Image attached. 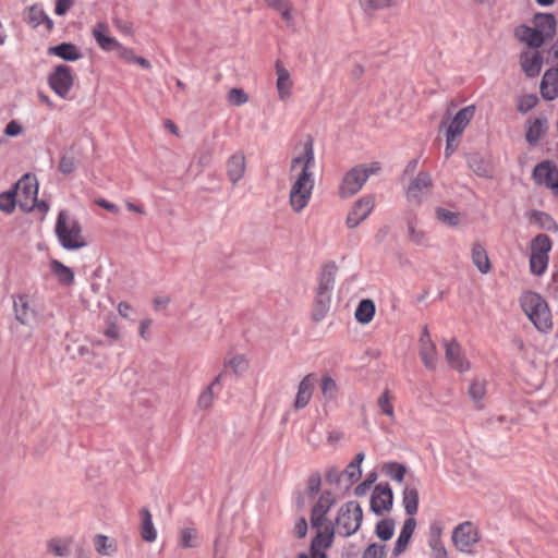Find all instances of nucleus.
<instances>
[{
    "label": "nucleus",
    "instance_id": "obj_1",
    "mask_svg": "<svg viewBox=\"0 0 558 558\" xmlns=\"http://www.w3.org/2000/svg\"><path fill=\"white\" fill-rule=\"evenodd\" d=\"M315 166V154L313 140L308 138L303 144V150L292 158L290 172L293 173L300 167L292 183L289 201L295 213H301L308 204L314 190V173L312 169Z\"/></svg>",
    "mask_w": 558,
    "mask_h": 558
},
{
    "label": "nucleus",
    "instance_id": "obj_2",
    "mask_svg": "<svg viewBox=\"0 0 558 558\" xmlns=\"http://www.w3.org/2000/svg\"><path fill=\"white\" fill-rule=\"evenodd\" d=\"M520 305L538 331L547 333L551 330V313L546 300L541 294L532 291L522 293Z\"/></svg>",
    "mask_w": 558,
    "mask_h": 558
},
{
    "label": "nucleus",
    "instance_id": "obj_3",
    "mask_svg": "<svg viewBox=\"0 0 558 558\" xmlns=\"http://www.w3.org/2000/svg\"><path fill=\"white\" fill-rule=\"evenodd\" d=\"M54 232L61 246L65 250L74 251L87 245V242L82 234V227L80 222L75 218L71 217L66 210H61L59 213Z\"/></svg>",
    "mask_w": 558,
    "mask_h": 558
},
{
    "label": "nucleus",
    "instance_id": "obj_4",
    "mask_svg": "<svg viewBox=\"0 0 558 558\" xmlns=\"http://www.w3.org/2000/svg\"><path fill=\"white\" fill-rule=\"evenodd\" d=\"M380 170L378 162L371 165H357L350 169L343 177L339 187L341 198H349L355 195L366 183L372 174H376Z\"/></svg>",
    "mask_w": 558,
    "mask_h": 558
},
{
    "label": "nucleus",
    "instance_id": "obj_5",
    "mask_svg": "<svg viewBox=\"0 0 558 558\" xmlns=\"http://www.w3.org/2000/svg\"><path fill=\"white\" fill-rule=\"evenodd\" d=\"M363 519V511L357 501H348L342 505L337 513L335 533L342 537H349L357 532Z\"/></svg>",
    "mask_w": 558,
    "mask_h": 558
},
{
    "label": "nucleus",
    "instance_id": "obj_6",
    "mask_svg": "<svg viewBox=\"0 0 558 558\" xmlns=\"http://www.w3.org/2000/svg\"><path fill=\"white\" fill-rule=\"evenodd\" d=\"M13 191L23 211L28 213L35 208L38 195V182L35 175L24 174L15 183Z\"/></svg>",
    "mask_w": 558,
    "mask_h": 558
},
{
    "label": "nucleus",
    "instance_id": "obj_7",
    "mask_svg": "<svg viewBox=\"0 0 558 558\" xmlns=\"http://www.w3.org/2000/svg\"><path fill=\"white\" fill-rule=\"evenodd\" d=\"M74 83V75L69 65L60 64L48 76L50 88L61 98H66Z\"/></svg>",
    "mask_w": 558,
    "mask_h": 558
},
{
    "label": "nucleus",
    "instance_id": "obj_8",
    "mask_svg": "<svg viewBox=\"0 0 558 558\" xmlns=\"http://www.w3.org/2000/svg\"><path fill=\"white\" fill-rule=\"evenodd\" d=\"M478 541V532L469 521L459 524L452 532V542L457 549L462 553H470Z\"/></svg>",
    "mask_w": 558,
    "mask_h": 558
},
{
    "label": "nucleus",
    "instance_id": "obj_9",
    "mask_svg": "<svg viewBox=\"0 0 558 558\" xmlns=\"http://www.w3.org/2000/svg\"><path fill=\"white\" fill-rule=\"evenodd\" d=\"M393 493L388 483H379L375 486L371 496V510L380 515L392 508Z\"/></svg>",
    "mask_w": 558,
    "mask_h": 558
},
{
    "label": "nucleus",
    "instance_id": "obj_10",
    "mask_svg": "<svg viewBox=\"0 0 558 558\" xmlns=\"http://www.w3.org/2000/svg\"><path fill=\"white\" fill-rule=\"evenodd\" d=\"M374 204L375 202L373 196H364L356 201L348 214L345 221L347 226L351 229L357 227L369 216L374 208Z\"/></svg>",
    "mask_w": 558,
    "mask_h": 558
},
{
    "label": "nucleus",
    "instance_id": "obj_11",
    "mask_svg": "<svg viewBox=\"0 0 558 558\" xmlns=\"http://www.w3.org/2000/svg\"><path fill=\"white\" fill-rule=\"evenodd\" d=\"M557 174L558 171L556 167L551 166L550 161H542L533 170V179L537 184L545 185L556 192H558Z\"/></svg>",
    "mask_w": 558,
    "mask_h": 558
},
{
    "label": "nucleus",
    "instance_id": "obj_12",
    "mask_svg": "<svg viewBox=\"0 0 558 558\" xmlns=\"http://www.w3.org/2000/svg\"><path fill=\"white\" fill-rule=\"evenodd\" d=\"M92 35L100 49L106 52L117 51L120 48L121 43L109 36V26L105 22H97L92 29Z\"/></svg>",
    "mask_w": 558,
    "mask_h": 558
},
{
    "label": "nucleus",
    "instance_id": "obj_13",
    "mask_svg": "<svg viewBox=\"0 0 558 558\" xmlns=\"http://www.w3.org/2000/svg\"><path fill=\"white\" fill-rule=\"evenodd\" d=\"M335 504V498L331 493L325 492L319 497L314 506L311 515V523L313 527H320L324 525L326 514Z\"/></svg>",
    "mask_w": 558,
    "mask_h": 558
},
{
    "label": "nucleus",
    "instance_id": "obj_14",
    "mask_svg": "<svg viewBox=\"0 0 558 558\" xmlns=\"http://www.w3.org/2000/svg\"><path fill=\"white\" fill-rule=\"evenodd\" d=\"M337 266L333 262L326 263L322 266L318 277V286L316 289L317 294H326L331 296L335 287Z\"/></svg>",
    "mask_w": 558,
    "mask_h": 558
},
{
    "label": "nucleus",
    "instance_id": "obj_15",
    "mask_svg": "<svg viewBox=\"0 0 558 558\" xmlns=\"http://www.w3.org/2000/svg\"><path fill=\"white\" fill-rule=\"evenodd\" d=\"M444 344L446 360L449 365L461 373L466 372L470 368V364L464 360L460 344L456 340H444Z\"/></svg>",
    "mask_w": 558,
    "mask_h": 558
},
{
    "label": "nucleus",
    "instance_id": "obj_16",
    "mask_svg": "<svg viewBox=\"0 0 558 558\" xmlns=\"http://www.w3.org/2000/svg\"><path fill=\"white\" fill-rule=\"evenodd\" d=\"M433 186V181L427 172H420L417 177L410 183L407 196L410 201L421 203V197L426 194Z\"/></svg>",
    "mask_w": 558,
    "mask_h": 558
},
{
    "label": "nucleus",
    "instance_id": "obj_17",
    "mask_svg": "<svg viewBox=\"0 0 558 558\" xmlns=\"http://www.w3.org/2000/svg\"><path fill=\"white\" fill-rule=\"evenodd\" d=\"M475 113V107L473 105L466 106L460 109L453 119L451 120L450 125L447 129V132L450 133V136H460L464 129L468 126L470 121L473 119Z\"/></svg>",
    "mask_w": 558,
    "mask_h": 558
},
{
    "label": "nucleus",
    "instance_id": "obj_18",
    "mask_svg": "<svg viewBox=\"0 0 558 558\" xmlns=\"http://www.w3.org/2000/svg\"><path fill=\"white\" fill-rule=\"evenodd\" d=\"M541 94L546 100L558 97V69H548L541 81Z\"/></svg>",
    "mask_w": 558,
    "mask_h": 558
},
{
    "label": "nucleus",
    "instance_id": "obj_19",
    "mask_svg": "<svg viewBox=\"0 0 558 558\" xmlns=\"http://www.w3.org/2000/svg\"><path fill=\"white\" fill-rule=\"evenodd\" d=\"M314 378L312 374L306 375L299 384L298 392L294 401V409L301 410L305 408L313 395Z\"/></svg>",
    "mask_w": 558,
    "mask_h": 558
},
{
    "label": "nucleus",
    "instance_id": "obj_20",
    "mask_svg": "<svg viewBox=\"0 0 558 558\" xmlns=\"http://www.w3.org/2000/svg\"><path fill=\"white\" fill-rule=\"evenodd\" d=\"M548 129V122L545 117L529 120V125L525 132L526 142L535 146L538 144L541 138L546 134Z\"/></svg>",
    "mask_w": 558,
    "mask_h": 558
},
{
    "label": "nucleus",
    "instance_id": "obj_21",
    "mask_svg": "<svg viewBox=\"0 0 558 558\" xmlns=\"http://www.w3.org/2000/svg\"><path fill=\"white\" fill-rule=\"evenodd\" d=\"M520 63L523 72L529 77H535L539 74L543 64V58L539 52H524L520 57Z\"/></svg>",
    "mask_w": 558,
    "mask_h": 558
},
{
    "label": "nucleus",
    "instance_id": "obj_22",
    "mask_svg": "<svg viewBox=\"0 0 558 558\" xmlns=\"http://www.w3.org/2000/svg\"><path fill=\"white\" fill-rule=\"evenodd\" d=\"M245 173V157L242 153L233 154L227 161V174L229 180L235 184Z\"/></svg>",
    "mask_w": 558,
    "mask_h": 558
},
{
    "label": "nucleus",
    "instance_id": "obj_23",
    "mask_svg": "<svg viewBox=\"0 0 558 558\" xmlns=\"http://www.w3.org/2000/svg\"><path fill=\"white\" fill-rule=\"evenodd\" d=\"M13 308L16 319L21 324L28 325L35 319V312L29 306L27 295H20L14 299Z\"/></svg>",
    "mask_w": 558,
    "mask_h": 558
},
{
    "label": "nucleus",
    "instance_id": "obj_24",
    "mask_svg": "<svg viewBox=\"0 0 558 558\" xmlns=\"http://www.w3.org/2000/svg\"><path fill=\"white\" fill-rule=\"evenodd\" d=\"M415 527H416V521L414 518H409L404 521L403 526L401 529V532L397 538V542H396V545L393 548L395 556H399L407 549L409 542L414 533Z\"/></svg>",
    "mask_w": 558,
    "mask_h": 558
},
{
    "label": "nucleus",
    "instance_id": "obj_25",
    "mask_svg": "<svg viewBox=\"0 0 558 558\" xmlns=\"http://www.w3.org/2000/svg\"><path fill=\"white\" fill-rule=\"evenodd\" d=\"M441 527L437 524L430 525L428 546L430 548V558H448L447 550L440 538Z\"/></svg>",
    "mask_w": 558,
    "mask_h": 558
},
{
    "label": "nucleus",
    "instance_id": "obj_26",
    "mask_svg": "<svg viewBox=\"0 0 558 558\" xmlns=\"http://www.w3.org/2000/svg\"><path fill=\"white\" fill-rule=\"evenodd\" d=\"M320 527H316L317 535L313 538L311 544V549L314 550H324L331 546L333 536H335V529L331 524H328L324 527V530Z\"/></svg>",
    "mask_w": 558,
    "mask_h": 558
},
{
    "label": "nucleus",
    "instance_id": "obj_27",
    "mask_svg": "<svg viewBox=\"0 0 558 558\" xmlns=\"http://www.w3.org/2000/svg\"><path fill=\"white\" fill-rule=\"evenodd\" d=\"M48 53L57 56L65 61H76L82 57L80 49L70 43H62L60 45L50 47Z\"/></svg>",
    "mask_w": 558,
    "mask_h": 558
},
{
    "label": "nucleus",
    "instance_id": "obj_28",
    "mask_svg": "<svg viewBox=\"0 0 558 558\" xmlns=\"http://www.w3.org/2000/svg\"><path fill=\"white\" fill-rule=\"evenodd\" d=\"M517 36L532 48H538L545 41V37L542 31L529 26H521L517 31Z\"/></svg>",
    "mask_w": 558,
    "mask_h": 558
},
{
    "label": "nucleus",
    "instance_id": "obj_29",
    "mask_svg": "<svg viewBox=\"0 0 558 558\" xmlns=\"http://www.w3.org/2000/svg\"><path fill=\"white\" fill-rule=\"evenodd\" d=\"M472 262L482 274H488L490 270V262L483 244L476 242L471 250Z\"/></svg>",
    "mask_w": 558,
    "mask_h": 558
},
{
    "label": "nucleus",
    "instance_id": "obj_30",
    "mask_svg": "<svg viewBox=\"0 0 558 558\" xmlns=\"http://www.w3.org/2000/svg\"><path fill=\"white\" fill-rule=\"evenodd\" d=\"M277 72V90L280 99H286L291 94L292 82L290 80L289 71L280 64L279 61L276 63Z\"/></svg>",
    "mask_w": 558,
    "mask_h": 558
},
{
    "label": "nucleus",
    "instance_id": "obj_31",
    "mask_svg": "<svg viewBox=\"0 0 558 558\" xmlns=\"http://www.w3.org/2000/svg\"><path fill=\"white\" fill-rule=\"evenodd\" d=\"M141 517V536L145 542L151 543L157 538V531L153 523V517L147 508L140 511Z\"/></svg>",
    "mask_w": 558,
    "mask_h": 558
},
{
    "label": "nucleus",
    "instance_id": "obj_32",
    "mask_svg": "<svg viewBox=\"0 0 558 558\" xmlns=\"http://www.w3.org/2000/svg\"><path fill=\"white\" fill-rule=\"evenodd\" d=\"M402 505L405 513L413 518L418 509V492L415 486L407 485L402 493Z\"/></svg>",
    "mask_w": 558,
    "mask_h": 558
},
{
    "label": "nucleus",
    "instance_id": "obj_33",
    "mask_svg": "<svg viewBox=\"0 0 558 558\" xmlns=\"http://www.w3.org/2000/svg\"><path fill=\"white\" fill-rule=\"evenodd\" d=\"M50 270L53 276L58 279L60 284L71 286L74 282V272L73 270L62 264L60 260L52 259L50 263Z\"/></svg>",
    "mask_w": 558,
    "mask_h": 558
},
{
    "label": "nucleus",
    "instance_id": "obj_34",
    "mask_svg": "<svg viewBox=\"0 0 558 558\" xmlns=\"http://www.w3.org/2000/svg\"><path fill=\"white\" fill-rule=\"evenodd\" d=\"M553 242L547 234L541 233L537 234L531 241V254L549 257V252L551 251Z\"/></svg>",
    "mask_w": 558,
    "mask_h": 558
},
{
    "label": "nucleus",
    "instance_id": "obj_35",
    "mask_svg": "<svg viewBox=\"0 0 558 558\" xmlns=\"http://www.w3.org/2000/svg\"><path fill=\"white\" fill-rule=\"evenodd\" d=\"M27 21L33 27H38L45 24L48 31L53 28L52 20L45 13L43 9L38 8L37 5L29 8Z\"/></svg>",
    "mask_w": 558,
    "mask_h": 558
},
{
    "label": "nucleus",
    "instance_id": "obj_36",
    "mask_svg": "<svg viewBox=\"0 0 558 558\" xmlns=\"http://www.w3.org/2000/svg\"><path fill=\"white\" fill-rule=\"evenodd\" d=\"M420 356L427 368H435L437 361V351L433 340L420 341Z\"/></svg>",
    "mask_w": 558,
    "mask_h": 558
},
{
    "label": "nucleus",
    "instance_id": "obj_37",
    "mask_svg": "<svg viewBox=\"0 0 558 558\" xmlns=\"http://www.w3.org/2000/svg\"><path fill=\"white\" fill-rule=\"evenodd\" d=\"M375 315V304L369 299L362 300L355 310V319L360 324H368Z\"/></svg>",
    "mask_w": 558,
    "mask_h": 558
},
{
    "label": "nucleus",
    "instance_id": "obj_38",
    "mask_svg": "<svg viewBox=\"0 0 558 558\" xmlns=\"http://www.w3.org/2000/svg\"><path fill=\"white\" fill-rule=\"evenodd\" d=\"M222 376H223V372L218 374L214 378V380L210 383V385L201 393L198 401H197L199 408L208 409L213 404L214 399H215L214 389H215V387L220 386Z\"/></svg>",
    "mask_w": 558,
    "mask_h": 558
},
{
    "label": "nucleus",
    "instance_id": "obj_39",
    "mask_svg": "<svg viewBox=\"0 0 558 558\" xmlns=\"http://www.w3.org/2000/svg\"><path fill=\"white\" fill-rule=\"evenodd\" d=\"M330 303L331 296L326 294L320 295L316 293L315 304L313 308V319L315 322H320L326 317L330 308Z\"/></svg>",
    "mask_w": 558,
    "mask_h": 558
},
{
    "label": "nucleus",
    "instance_id": "obj_40",
    "mask_svg": "<svg viewBox=\"0 0 558 558\" xmlns=\"http://www.w3.org/2000/svg\"><path fill=\"white\" fill-rule=\"evenodd\" d=\"M96 551L101 556H112L117 551L116 543L104 534H97L94 538Z\"/></svg>",
    "mask_w": 558,
    "mask_h": 558
},
{
    "label": "nucleus",
    "instance_id": "obj_41",
    "mask_svg": "<svg viewBox=\"0 0 558 558\" xmlns=\"http://www.w3.org/2000/svg\"><path fill=\"white\" fill-rule=\"evenodd\" d=\"M381 471L386 476L398 483L403 482L407 474L405 465L392 461L384 463Z\"/></svg>",
    "mask_w": 558,
    "mask_h": 558
},
{
    "label": "nucleus",
    "instance_id": "obj_42",
    "mask_svg": "<svg viewBox=\"0 0 558 558\" xmlns=\"http://www.w3.org/2000/svg\"><path fill=\"white\" fill-rule=\"evenodd\" d=\"M248 363L244 355L238 354L230 359H226L223 363V372L228 368L236 376L243 374L247 369Z\"/></svg>",
    "mask_w": 558,
    "mask_h": 558
},
{
    "label": "nucleus",
    "instance_id": "obj_43",
    "mask_svg": "<svg viewBox=\"0 0 558 558\" xmlns=\"http://www.w3.org/2000/svg\"><path fill=\"white\" fill-rule=\"evenodd\" d=\"M536 28L542 31L544 37H551L556 29V20L551 14H541L536 16Z\"/></svg>",
    "mask_w": 558,
    "mask_h": 558
},
{
    "label": "nucleus",
    "instance_id": "obj_44",
    "mask_svg": "<svg viewBox=\"0 0 558 558\" xmlns=\"http://www.w3.org/2000/svg\"><path fill=\"white\" fill-rule=\"evenodd\" d=\"M469 395L474 401L477 409H482L483 405L481 401L486 395V383L485 380L475 379L470 388H469Z\"/></svg>",
    "mask_w": 558,
    "mask_h": 558
},
{
    "label": "nucleus",
    "instance_id": "obj_45",
    "mask_svg": "<svg viewBox=\"0 0 558 558\" xmlns=\"http://www.w3.org/2000/svg\"><path fill=\"white\" fill-rule=\"evenodd\" d=\"M320 389L326 401H332L337 398L338 386L330 376H323L320 379Z\"/></svg>",
    "mask_w": 558,
    "mask_h": 558
},
{
    "label": "nucleus",
    "instance_id": "obj_46",
    "mask_svg": "<svg viewBox=\"0 0 558 558\" xmlns=\"http://www.w3.org/2000/svg\"><path fill=\"white\" fill-rule=\"evenodd\" d=\"M48 550L57 557H66L70 553V541L52 538L48 543Z\"/></svg>",
    "mask_w": 558,
    "mask_h": 558
},
{
    "label": "nucleus",
    "instance_id": "obj_47",
    "mask_svg": "<svg viewBox=\"0 0 558 558\" xmlns=\"http://www.w3.org/2000/svg\"><path fill=\"white\" fill-rule=\"evenodd\" d=\"M179 546L182 548L197 547L196 531L192 527H184L180 531Z\"/></svg>",
    "mask_w": 558,
    "mask_h": 558
},
{
    "label": "nucleus",
    "instance_id": "obj_48",
    "mask_svg": "<svg viewBox=\"0 0 558 558\" xmlns=\"http://www.w3.org/2000/svg\"><path fill=\"white\" fill-rule=\"evenodd\" d=\"M435 214H436V218L440 222H442L449 227H457L460 223V217H459L458 213L450 211L442 207H437L435 210Z\"/></svg>",
    "mask_w": 558,
    "mask_h": 558
},
{
    "label": "nucleus",
    "instance_id": "obj_49",
    "mask_svg": "<svg viewBox=\"0 0 558 558\" xmlns=\"http://www.w3.org/2000/svg\"><path fill=\"white\" fill-rule=\"evenodd\" d=\"M376 535L381 539V541H388L392 537L393 535V532H395V521L392 519H384V520H380L377 524H376Z\"/></svg>",
    "mask_w": 558,
    "mask_h": 558
},
{
    "label": "nucleus",
    "instance_id": "obj_50",
    "mask_svg": "<svg viewBox=\"0 0 558 558\" xmlns=\"http://www.w3.org/2000/svg\"><path fill=\"white\" fill-rule=\"evenodd\" d=\"M549 257H543L537 255H530V270L535 276H542L545 274L548 267Z\"/></svg>",
    "mask_w": 558,
    "mask_h": 558
},
{
    "label": "nucleus",
    "instance_id": "obj_51",
    "mask_svg": "<svg viewBox=\"0 0 558 558\" xmlns=\"http://www.w3.org/2000/svg\"><path fill=\"white\" fill-rule=\"evenodd\" d=\"M16 196L13 190L0 193V210L11 214L16 206Z\"/></svg>",
    "mask_w": 558,
    "mask_h": 558
},
{
    "label": "nucleus",
    "instance_id": "obj_52",
    "mask_svg": "<svg viewBox=\"0 0 558 558\" xmlns=\"http://www.w3.org/2000/svg\"><path fill=\"white\" fill-rule=\"evenodd\" d=\"M360 4L365 12H373L396 4V0H360Z\"/></svg>",
    "mask_w": 558,
    "mask_h": 558
},
{
    "label": "nucleus",
    "instance_id": "obj_53",
    "mask_svg": "<svg viewBox=\"0 0 558 558\" xmlns=\"http://www.w3.org/2000/svg\"><path fill=\"white\" fill-rule=\"evenodd\" d=\"M534 218L535 221L541 226V228L551 232L558 231V225L548 214L543 211H535Z\"/></svg>",
    "mask_w": 558,
    "mask_h": 558
},
{
    "label": "nucleus",
    "instance_id": "obj_54",
    "mask_svg": "<svg viewBox=\"0 0 558 558\" xmlns=\"http://www.w3.org/2000/svg\"><path fill=\"white\" fill-rule=\"evenodd\" d=\"M377 405L380 412L390 418H395L393 405L391 403V397L388 390H385L377 400Z\"/></svg>",
    "mask_w": 558,
    "mask_h": 558
},
{
    "label": "nucleus",
    "instance_id": "obj_55",
    "mask_svg": "<svg viewBox=\"0 0 558 558\" xmlns=\"http://www.w3.org/2000/svg\"><path fill=\"white\" fill-rule=\"evenodd\" d=\"M77 160L76 158L66 153L61 157L60 163H59V170L63 174H71L76 169Z\"/></svg>",
    "mask_w": 558,
    "mask_h": 558
},
{
    "label": "nucleus",
    "instance_id": "obj_56",
    "mask_svg": "<svg viewBox=\"0 0 558 558\" xmlns=\"http://www.w3.org/2000/svg\"><path fill=\"white\" fill-rule=\"evenodd\" d=\"M343 477L347 478V486L345 488H349L351 485H353L355 482H357L361 478L362 470L357 466H355L352 463H349L344 471L342 472Z\"/></svg>",
    "mask_w": 558,
    "mask_h": 558
},
{
    "label": "nucleus",
    "instance_id": "obj_57",
    "mask_svg": "<svg viewBox=\"0 0 558 558\" xmlns=\"http://www.w3.org/2000/svg\"><path fill=\"white\" fill-rule=\"evenodd\" d=\"M227 99L233 106H241L248 101V96L243 89L232 88L229 90Z\"/></svg>",
    "mask_w": 558,
    "mask_h": 558
},
{
    "label": "nucleus",
    "instance_id": "obj_58",
    "mask_svg": "<svg viewBox=\"0 0 558 558\" xmlns=\"http://www.w3.org/2000/svg\"><path fill=\"white\" fill-rule=\"evenodd\" d=\"M469 167L478 175L485 177L487 169L484 161L476 155H472L468 158Z\"/></svg>",
    "mask_w": 558,
    "mask_h": 558
},
{
    "label": "nucleus",
    "instance_id": "obj_59",
    "mask_svg": "<svg viewBox=\"0 0 558 558\" xmlns=\"http://www.w3.org/2000/svg\"><path fill=\"white\" fill-rule=\"evenodd\" d=\"M362 558H385V546L371 544L363 553Z\"/></svg>",
    "mask_w": 558,
    "mask_h": 558
},
{
    "label": "nucleus",
    "instance_id": "obj_60",
    "mask_svg": "<svg viewBox=\"0 0 558 558\" xmlns=\"http://www.w3.org/2000/svg\"><path fill=\"white\" fill-rule=\"evenodd\" d=\"M537 104V97L534 95H525L521 97L518 104V110L522 113L527 112L532 108H534Z\"/></svg>",
    "mask_w": 558,
    "mask_h": 558
},
{
    "label": "nucleus",
    "instance_id": "obj_61",
    "mask_svg": "<svg viewBox=\"0 0 558 558\" xmlns=\"http://www.w3.org/2000/svg\"><path fill=\"white\" fill-rule=\"evenodd\" d=\"M376 478L377 474L375 472L369 473L366 480L355 487L354 494L359 497L365 495L369 487L373 485V483L376 481Z\"/></svg>",
    "mask_w": 558,
    "mask_h": 558
},
{
    "label": "nucleus",
    "instance_id": "obj_62",
    "mask_svg": "<svg viewBox=\"0 0 558 558\" xmlns=\"http://www.w3.org/2000/svg\"><path fill=\"white\" fill-rule=\"evenodd\" d=\"M322 478L318 473H313L307 481V492L311 496H315L320 489Z\"/></svg>",
    "mask_w": 558,
    "mask_h": 558
},
{
    "label": "nucleus",
    "instance_id": "obj_63",
    "mask_svg": "<svg viewBox=\"0 0 558 558\" xmlns=\"http://www.w3.org/2000/svg\"><path fill=\"white\" fill-rule=\"evenodd\" d=\"M113 24L121 34L126 36L133 35V24L131 22L121 19H114Z\"/></svg>",
    "mask_w": 558,
    "mask_h": 558
},
{
    "label": "nucleus",
    "instance_id": "obj_64",
    "mask_svg": "<svg viewBox=\"0 0 558 558\" xmlns=\"http://www.w3.org/2000/svg\"><path fill=\"white\" fill-rule=\"evenodd\" d=\"M117 52L119 58L128 63H133L136 57L133 49L124 47L122 44L120 45V48H118Z\"/></svg>",
    "mask_w": 558,
    "mask_h": 558
}]
</instances>
